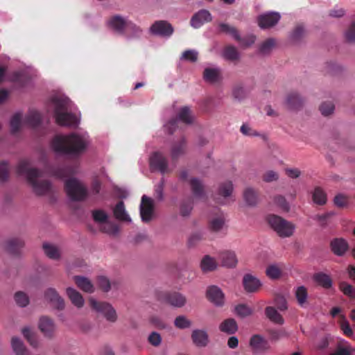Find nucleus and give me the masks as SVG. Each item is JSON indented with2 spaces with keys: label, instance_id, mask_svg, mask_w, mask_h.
<instances>
[{
  "label": "nucleus",
  "instance_id": "nucleus-35",
  "mask_svg": "<svg viewBox=\"0 0 355 355\" xmlns=\"http://www.w3.org/2000/svg\"><path fill=\"white\" fill-rule=\"evenodd\" d=\"M73 279L77 286L82 291L88 293L94 292V286L88 278L83 276H74Z\"/></svg>",
  "mask_w": 355,
  "mask_h": 355
},
{
  "label": "nucleus",
  "instance_id": "nucleus-55",
  "mask_svg": "<svg viewBox=\"0 0 355 355\" xmlns=\"http://www.w3.org/2000/svg\"><path fill=\"white\" fill-rule=\"evenodd\" d=\"M236 315L241 318H245L252 314L253 310L246 304H241L235 307Z\"/></svg>",
  "mask_w": 355,
  "mask_h": 355
},
{
  "label": "nucleus",
  "instance_id": "nucleus-6",
  "mask_svg": "<svg viewBox=\"0 0 355 355\" xmlns=\"http://www.w3.org/2000/svg\"><path fill=\"white\" fill-rule=\"evenodd\" d=\"M64 189L69 198L73 202L83 201L88 195L87 189L76 178L65 180Z\"/></svg>",
  "mask_w": 355,
  "mask_h": 355
},
{
  "label": "nucleus",
  "instance_id": "nucleus-30",
  "mask_svg": "<svg viewBox=\"0 0 355 355\" xmlns=\"http://www.w3.org/2000/svg\"><path fill=\"white\" fill-rule=\"evenodd\" d=\"M286 103L288 109L297 110L302 106L303 99L296 92L288 94Z\"/></svg>",
  "mask_w": 355,
  "mask_h": 355
},
{
  "label": "nucleus",
  "instance_id": "nucleus-43",
  "mask_svg": "<svg viewBox=\"0 0 355 355\" xmlns=\"http://www.w3.org/2000/svg\"><path fill=\"white\" fill-rule=\"evenodd\" d=\"M295 295L298 304L301 307H304L308 298V292L306 288L304 286L297 287L295 291Z\"/></svg>",
  "mask_w": 355,
  "mask_h": 355
},
{
  "label": "nucleus",
  "instance_id": "nucleus-18",
  "mask_svg": "<svg viewBox=\"0 0 355 355\" xmlns=\"http://www.w3.org/2000/svg\"><path fill=\"white\" fill-rule=\"evenodd\" d=\"M280 18L281 16L279 13L271 12L259 15L257 18V21L260 28L264 29L275 26Z\"/></svg>",
  "mask_w": 355,
  "mask_h": 355
},
{
  "label": "nucleus",
  "instance_id": "nucleus-14",
  "mask_svg": "<svg viewBox=\"0 0 355 355\" xmlns=\"http://www.w3.org/2000/svg\"><path fill=\"white\" fill-rule=\"evenodd\" d=\"M206 297L216 306L222 307L225 304V295L217 286H208L206 291Z\"/></svg>",
  "mask_w": 355,
  "mask_h": 355
},
{
  "label": "nucleus",
  "instance_id": "nucleus-29",
  "mask_svg": "<svg viewBox=\"0 0 355 355\" xmlns=\"http://www.w3.org/2000/svg\"><path fill=\"white\" fill-rule=\"evenodd\" d=\"M66 293L71 300V303L80 309L82 308L85 304V300L82 295L72 287H68L66 290Z\"/></svg>",
  "mask_w": 355,
  "mask_h": 355
},
{
  "label": "nucleus",
  "instance_id": "nucleus-45",
  "mask_svg": "<svg viewBox=\"0 0 355 355\" xmlns=\"http://www.w3.org/2000/svg\"><path fill=\"white\" fill-rule=\"evenodd\" d=\"M101 230L110 236H114L118 235L119 233V226L109 220L105 223V224L101 227Z\"/></svg>",
  "mask_w": 355,
  "mask_h": 355
},
{
  "label": "nucleus",
  "instance_id": "nucleus-53",
  "mask_svg": "<svg viewBox=\"0 0 355 355\" xmlns=\"http://www.w3.org/2000/svg\"><path fill=\"white\" fill-rule=\"evenodd\" d=\"M339 288L344 295L352 299L355 298V288L351 284L345 282H340L339 284Z\"/></svg>",
  "mask_w": 355,
  "mask_h": 355
},
{
  "label": "nucleus",
  "instance_id": "nucleus-1",
  "mask_svg": "<svg viewBox=\"0 0 355 355\" xmlns=\"http://www.w3.org/2000/svg\"><path fill=\"white\" fill-rule=\"evenodd\" d=\"M90 143L88 132L80 131L55 135L50 141L49 146L58 157L76 159L86 151Z\"/></svg>",
  "mask_w": 355,
  "mask_h": 355
},
{
  "label": "nucleus",
  "instance_id": "nucleus-64",
  "mask_svg": "<svg viewBox=\"0 0 355 355\" xmlns=\"http://www.w3.org/2000/svg\"><path fill=\"white\" fill-rule=\"evenodd\" d=\"M164 178H162L159 182L155 186V196L159 201L164 200Z\"/></svg>",
  "mask_w": 355,
  "mask_h": 355
},
{
  "label": "nucleus",
  "instance_id": "nucleus-9",
  "mask_svg": "<svg viewBox=\"0 0 355 355\" xmlns=\"http://www.w3.org/2000/svg\"><path fill=\"white\" fill-rule=\"evenodd\" d=\"M89 304L92 309L97 313L102 314L107 321L110 322H114L116 321V312L110 304L107 302H98L93 297L89 299Z\"/></svg>",
  "mask_w": 355,
  "mask_h": 355
},
{
  "label": "nucleus",
  "instance_id": "nucleus-27",
  "mask_svg": "<svg viewBox=\"0 0 355 355\" xmlns=\"http://www.w3.org/2000/svg\"><path fill=\"white\" fill-rule=\"evenodd\" d=\"M187 141L182 137L179 141L172 144L171 148V157L173 160L178 159L180 157L184 155L187 150Z\"/></svg>",
  "mask_w": 355,
  "mask_h": 355
},
{
  "label": "nucleus",
  "instance_id": "nucleus-8",
  "mask_svg": "<svg viewBox=\"0 0 355 355\" xmlns=\"http://www.w3.org/2000/svg\"><path fill=\"white\" fill-rule=\"evenodd\" d=\"M157 300L162 303L175 308H180L186 304V297L176 291H162L157 294Z\"/></svg>",
  "mask_w": 355,
  "mask_h": 355
},
{
  "label": "nucleus",
  "instance_id": "nucleus-4",
  "mask_svg": "<svg viewBox=\"0 0 355 355\" xmlns=\"http://www.w3.org/2000/svg\"><path fill=\"white\" fill-rule=\"evenodd\" d=\"M193 120L190 107L189 106L181 107L175 117L164 123L163 128L168 135H173L178 130H182L183 125H191Z\"/></svg>",
  "mask_w": 355,
  "mask_h": 355
},
{
  "label": "nucleus",
  "instance_id": "nucleus-32",
  "mask_svg": "<svg viewBox=\"0 0 355 355\" xmlns=\"http://www.w3.org/2000/svg\"><path fill=\"white\" fill-rule=\"evenodd\" d=\"M218 266V263L216 259L209 255H205L201 259V270L205 272L216 270Z\"/></svg>",
  "mask_w": 355,
  "mask_h": 355
},
{
  "label": "nucleus",
  "instance_id": "nucleus-26",
  "mask_svg": "<svg viewBox=\"0 0 355 355\" xmlns=\"http://www.w3.org/2000/svg\"><path fill=\"white\" fill-rule=\"evenodd\" d=\"M24 246V241L19 238L8 239L6 243V250L13 256L20 254L21 248Z\"/></svg>",
  "mask_w": 355,
  "mask_h": 355
},
{
  "label": "nucleus",
  "instance_id": "nucleus-54",
  "mask_svg": "<svg viewBox=\"0 0 355 355\" xmlns=\"http://www.w3.org/2000/svg\"><path fill=\"white\" fill-rule=\"evenodd\" d=\"M305 35V30L302 24H297L291 34L293 42L300 41Z\"/></svg>",
  "mask_w": 355,
  "mask_h": 355
},
{
  "label": "nucleus",
  "instance_id": "nucleus-44",
  "mask_svg": "<svg viewBox=\"0 0 355 355\" xmlns=\"http://www.w3.org/2000/svg\"><path fill=\"white\" fill-rule=\"evenodd\" d=\"M223 56L226 60L236 61L239 59V53L236 47L229 45L225 47Z\"/></svg>",
  "mask_w": 355,
  "mask_h": 355
},
{
  "label": "nucleus",
  "instance_id": "nucleus-33",
  "mask_svg": "<svg viewBox=\"0 0 355 355\" xmlns=\"http://www.w3.org/2000/svg\"><path fill=\"white\" fill-rule=\"evenodd\" d=\"M219 329L227 334H234L238 330V324L234 319L228 318L220 323Z\"/></svg>",
  "mask_w": 355,
  "mask_h": 355
},
{
  "label": "nucleus",
  "instance_id": "nucleus-25",
  "mask_svg": "<svg viewBox=\"0 0 355 355\" xmlns=\"http://www.w3.org/2000/svg\"><path fill=\"white\" fill-rule=\"evenodd\" d=\"M114 218L123 222L132 223V219L125 209L124 202L121 200L118 202L112 209Z\"/></svg>",
  "mask_w": 355,
  "mask_h": 355
},
{
  "label": "nucleus",
  "instance_id": "nucleus-56",
  "mask_svg": "<svg viewBox=\"0 0 355 355\" xmlns=\"http://www.w3.org/2000/svg\"><path fill=\"white\" fill-rule=\"evenodd\" d=\"M354 352V349L349 344L343 346L339 345L336 351L329 355H352Z\"/></svg>",
  "mask_w": 355,
  "mask_h": 355
},
{
  "label": "nucleus",
  "instance_id": "nucleus-63",
  "mask_svg": "<svg viewBox=\"0 0 355 355\" xmlns=\"http://www.w3.org/2000/svg\"><path fill=\"white\" fill-rule=\"evenodd\" d=\"M334 108V105L331 101L324 102L320 106L321 114L324 116H329L332 114Z\"/></svg>",
  "mask_w": 355,
  "mask_h": 355
},
{
  "label": "nucleus",
  "instance_id": "nucleus-31",
  "mask_svg": "<svg viewBox=\"0 0 355 355\" xmlns=\"http://www.w3.org/2000/svg\"><path fill=\"white\" fill-rule=\"evenodd\" d=\"M141 34V28L129 20L126 25L125 32L122 36H124L127 40H132L140 37Z\"/></svg>",
  "mask_w": 355,
  "mask_h": 355
},
{
  "label": "nucleus",
  "instance_id": "nucleus-16",
  "mask_svg": "<svg viewBox=\"0 0 355 355\" xmlns=\"http://www.w3.org/2000/svg\"><path fill=\"white\" fill-rule=\"evenodd\" d=\"M214 211L213 216L209 220L208 228L212 232H218L225 225V216L220 209L216 208Z\"/></svg>",
  "mask_w": 355,
  "mask_h": 355
},
{
  "label": "nucleus",
  "instance_id": "nucleus-37",
  "mask_svg": "<svg viewBox=\"0 0 355 355\" xmlns=\"http://www.w3.org/2000/svg\"><path fill=\"white\" fill-rule=\"evenodd\" d=\"M266 317L272 322L277 324H283L284 320L282 315L272 306H267L265 309Z\"/></svg>",
  "mask_w": 355,
  "mask_h": 355
},
{
  "label": "nucleus",
  "instance_id": "nucleus-15",
  "mask_svg": "<svg viewBox=\"0 0 355 355\" xmlns=\"http://www.w3.org/2000/svg\"><path fill=\"white\" fill-rule=\"evenodd\" d=\"M150 31L154 35L169 37L173 33V28L166 21H157L150 26Z\"/></svg>",
  "mask_w": 355,
  "mask_h": 355
},
{
  "label": "nucleus",
  "instance_id": "nucleus-13",
  "mask_svg": "<svg viewBox=\"0 0 355 355\" xmlns=\"http://www.w3.org/2000/svg\"><path fill=\"white\" fill-rule=\"evenodd\" d=\"M190 171L188 168H182L178 175V180L180 182H188L195 196H200V178L192 177L189 178Z\"/></svg>",
  "mask_w": 355,
  "mask_h": 355
},
{
  "label": "nucleus",
  "instance_id": "nucleus-5",
  "mask_svg": "<svg viewBox=\"0 0 355 355\" xmlns=\"http://www.w3.org/2000/svg\"><path fill=\"white\" fill-rule=\"evenodd\" d=\"M267 221L271 228L282 238L290 237L293 234L295 226L292 223L277 215H269Z\"/></svg>",
  "mask_w": 355,
  "mask_h": 355
},
{
  "label": "nucleus",
  "instance_id": "nucleus-58",
  "mask_svg": "<svg viewBox=\"0 0 355 355\" xmlns=\"http://www.w3.org/2000/svg\"><path fill=\"white\" fill-rule=\"evenodd\" d=\"M256 37L254 35H248L244 37H241L239 35V39L236 40L239 44L241 47H248L253 44L255 42Z\"/></svg>",
  "mask_w": 355,
  "mask_h": 355
},
{
  "label": "nucleus",
  "instance_id": "nucleus-3",
  "mask_svg": "<svg viewBox=\"0 0 355 355\" xmlns=\"http://www.w3.org/2000/svg\"><path fill=\"white\" fill-rule=\"evenodd\" d=\"M17 173L20 175L26 176L27 181L37 195L42 196L50 191L51 182L49 180L38 181L37 178L42 177V171L35 168H30L29 162L27 160L19 161L17 166Z\"/></svg>",
  "mask_w": 355,
  "mask_h": 355
},
{
  "label": "nucleus",
  "instance_id": "nucleus-12",
  "mask_svg": "<svg viewBox=\"0 0 355 355\" xmlns=\"http://www.w3.org/2000/svg\"><path fill=\"white\" fill-rule=\"evenodd\" d=\"M139 213L143 222L148 223L152 220L154 213V204L152 198L146 195L141 197Z\"/></svg>",
  "mask_w": 355,
  "mask_h": 355
},
{
  "label": "nucleus",
  "instance_id": "nucleus-41",
  "mask_svg": "<svg viewBox=\"0 0 355 355\" xmlns=\"http://www.w3.org/2000/svg\"><path fill=\"white\" fill-rule=\"evenodd\" d=\"M11 345L16 355H28L27 349L19 338L13 337L11 340Z\"/></svg>",
  "mask_w": 355,
  "mask_h": 355
},
{
  "label": "nucleus",
  "instance_id": "nucleus-59",
  "mask_svg": "<svg viewBox=\"0 0 355 355\" xmlns=\"http://www.w3.org/2000/svg\"><path fill=\"white\" fill-rule=\"evenodd\" d=\"M275 45V40L272 38H268L265 40L259 47V51L262 54L269 53Z\"/></svg>",
  "mask_w": 355,
  "mask_h": 355
},
{
  "label": "nucleus",
  "instance_id": "nucleus-38",
  "mask_svg": "<svg viewBox=\"0 0 355 355\" xmlns=\"http://www.w3.org/2000/svg\"><path fill=\"white\" fill-rule=\"evenodd\" d=\"M312 199L314 203L324 205L327 202V194L321 187H317L312 193Z\"/></svg>",
  "mask_w": 355,
  "mask_h": 355
},
{
  "label": "nucleus",
  "instance_id": "nucleus-21",
  "mask_svg": "<svg viewBox=\"0 0 355 355\" xmlns=\"http://www.w3.org/2000/svg\"><path fill=\"white\" fill-rule=\"evenodd\" d=\"M43 116L40 112L31 109L24 117V122L32 128H38L42 123Z\"/></svg>",
  "mask_w": 355,
  "mask_h": 355
},
{
  "label": "nucleus",
  "instance_id": "nucleus-24",
  "mask_svg": "<svg viewBox=\"0 0 355 355\" xmlns=\"http://www.w3.org/2000/svg\"><path fill=\"white\" fill-rule=\"evenodd\" d=\"M219 259L221 261V265L229 268H235L238 263L235 252L230 250L221 252L219 254Z\"/></svg>",
  "mask_w": 355,
  "mask_h": 355
},
{
  "label": "nucleus",
  "instance_id": "nucleus-17",
  "mask_svg": "<svg viewBox=\"0 0 355 355\" xmlns=\"http://www.w3.org/2000/svg\"><path fill=\"white\" fill-rule=\"evenodd\" d=\"M44 297L57 310L62 311L64 309V301L55 288L46 289L44 292Z\"/></svg>",
  "mask_w": 355,
  "mask_h": 355
},
{
  "label": "nucleus",
  "instance_id": "nucleus-2",
  "mask_svg": "<svg viewBox=\"0 0 355 355\" xmlns=\"http://www.w3.org/2000/svg\"><path fill=\"white\" fill-rule=\"evenodd\" d=\"M48 109L51 111L55 122L61 126L76 128L80 123L81 114L77 106L65 95L51 96Z\"/></svg>",
  "mask_w": 355,
  "mask_h": 355
},
{
  "label": "nucleus",
  "instance_id": "nucleus-28",
  "mask_svg": "<svg viewBox=\"0 0 355 355\" xmlns=\"http://www.w3.org/2000/svg\"><path fill=\"white\" fill-rule=\"evenodd\" d=\"M243 284L245 290L248 293H255L261 286L260 281L250 274L244 275Z\"/></svg>",
  "mask_w": 355,
  "mask_h": 355
},
{
  "label": "nucleus",
  "instance_id": "nucleus-47",
  "mask_svg": "<svg viewBox=\"0 0 355 355\" xmlns=\"http://www.w3.org/2000/svg\"><path fill=\"white\" fill-rule=\"evenodd\" d=\"M220 31L232 37L235 40L239 39V32L236 28L227 24L219 25Z\"/></svg>",
  "mask_w": 355,
  "mask_h": 355
},
{
  "label": "nucleus",
  "instance_id": "nucleus-23",
  "mask_svg": "<svg viewBox=\"0 0 355 355\" xmlns=\"http://www.w3.org/2000/svg\"><path fill=\"white\" fill-rule=\"evenodd\" d=\"M203 78L208 83L219 84L223 79L221 71L217 68H206L203 72Z\"/></svg>",
  "mask_w": 355,
  "mask_h": 355
},
{
  "label": "nucleus",
  "instance_id": "nucleus-61",
  "mask_svg": "<svg viewBox=\"0 0 355 355\" xmlns=\"http://www.w3.org/2000/svg\"><path fill=\"white\" fill-rule=\"evenodd\" d=\"M274 202L283 211H288L290 206L285 197L281 195H277L274 197Z\"/></svg>",
  "mask_w": 355,
  "mask_h": 355
},
{
  "label": "nucleus",
  "instance_id": "nucleus-20",
  "mask_svg": "<svg viewBox=\"0 0 355 355\" xmlns=\"http://www.w3.org/2000/svg\"><path fill=\"white\" fill-rule=\"evenodd\" d=\"M250 345L256 353L265 352L270 349L268 342L258 334L252 336L250 340Z\"/></svg>",
  "mask_w": 355,
  "mask_h": 355
},
{
  "label": "nucleus",
  "instance_id": "nucleus-48",
  "mask_svg": "<svg viewBox=\"0 0 355 355\" xmlns=\"http://www.w3.org/2000/svg\"><path fill=\"white\" fill-rule=\"evenodd\" d=\"M43 249L49 258L51 259H58L60 258V252L55 245L44 243L43 244Z\"/></svg>",
  "mask_w": 355,
  "mask_h": 355
},
{
  "label": "nucleus",
  "instance_id": "nucleus-46",
  "mask_svg": "<svg viewBox=\"0 0 355 355\" xmlns=\"http://www.w3.org/2000/svg\"><path fill=\"white\" fill-rule=\"evenodd\" d=\"M248 95L245 89L240 84L235 85L232 88V96L237 101L241 102L244 100Z\"/></svg>",
  "mask_w": 355,
  "mask_h": 355
},
{
  "label": "nucleus",
  "instance_id": "nucleus-57",
  "mask_svg": "<svg viewBox=\"0 0 355 355\" xmlns=\"http://www.w3.org/2000/svg\"><path fill=\"white\" fill-rule=\"evenodd\" d=\"M193 209V202L191 200H187L182 202L180 207L181 216H189Z\"/></svg>",
  "mask_w": 355,
  "mask_h": 355
},
{
  "label": "nucleus",
  "instance_id": "nucleus-39",
  "mask_svg": "<svg viewBox=\"0 0 355 355\" xmlns=\"http://www.w3.org/2000/svg\"><path fill=\"white\" fill-rule=\"evenodd\" d=\"M198 51L195 49L184 51L180 57V62L194 63L198 60Z\"/></svg>",
  "mask_w": 355,
  "mask_h": 355
},
{
  "label": "nucleus",
  "instance_id": "nucleus-36",
  "mask_svg": "<svg viewBox=\"0 0 355 355\" xmlns=\"http://www.w3.org/2000/svg\"><path fill=\"white\" fill-rule=\"evenodd\" d=\"M243 198L249 206H255L258 202V192L253 188H246L243 191Z\"/></svg>",
  "mask_w": 355,
  "mask_h": 355
},
{
  "label": "nucleus",
  "instance_id": "nucleus-40",
  "mask_svg": "<svg viewBox=\"0 0 355 355\" xmlns=\"http://www.w3.org/2000/svg\"><path fill=\"white\" fill-rule=\"evenodd\" d=\"M22 119V112L21 111L16 112L10 118V126L12 134L17 132L20 130Z\"/></svg>",
  "mask_w": 355,
  "mask_h": 355
},
{
  "label": "nucleus",
  "instance_id": "nucleus-19",
  "mask_svg": "<svg viewBox=\"0 0 355 355\" xmlns=\"http://www.w3.org/2000/svg\"><path fill=\"white\" fill-rule=\"evenodd\" d=\"M38 327L45 337L50 338L53 336L55 325L50 318L42 316L39 320Z\"/></svg>",
  "mask_w": 355,
  "mask_h": 355
},
{
  "label": "nucleus",
  "instance_id": "nucleus-10",
  "mask_svg": "<svg viewBox=\"0 0 355 355\" xmlns=\"http://www.w3.org/2000/svg\"><path fill=\"white\" fill-rule=\"evenodd\" d=\"M234 191V185L232 181L227 180L219 184L218 189L214 196V200L218 205H227L229 203Z\"/></svg>",
  "mask_w": 355,
  "mask_h": 355
},
{
  "label": "nucleus",
  "instance_id": "nucleus-42",
  "mask_svg": "<svg viewBox=\"0 0 355 355\" xmlns=\"http://www.w3.org/2000/svg\"><path fill=\"white\" fill-rule=\"evenodd\" d=\"M71 173V168L68 166L53 167L51 169V175L58 179H63Z\"/></svg>",
  "mask_w": 355,
  "mask_h": 355
},
{
  "label": "nucleus",
  "instance_id": "nucleus-11",
  "mask_svg": "<svg viewBox=\"0 0 355 355\" xmlns=\"http://www.w3.org/2000/svg\"><path fill=\"white\" fill-rule=\"evenodd\" d=\"M129 20L126 17L116 15L110 18L107 21L108 28L118 35L122 36L126 28Z\"/></svg>",
  "mask_w": 355,
  "mask_h": 355
},
{
  "label": "nucleus",
  "instance_id": "nucleus-62",
  "mask_svg": "<svg viewBox=\"0 0 355 355\" xmlns=\"http://www.w3.org/2000/svg\"><path fill=\"white\" fill-rule=\"evenodd\" d=\"M8 176V162L7 161H1L0 162V181L2 182H6Z\"/></svg>",
  "mask_w": 355,
  "mask_h": 355
},
{
  "label": "nucleus",
  "instance_id": "nucleus-50",
  "mask_svg": "<svg viewBox=\"0 0 355 355\" xmlns=\"http://www.w3.org/2000/svg\"><path fill=\"white\" fill-rule=\"evenodd\" d=\"M93 220L98 223H105L108 220L107 214L102 209H94L92 211Z\"/></svg>",
  "mask_w": 355,
  "mask_h": 355
},
{
  "label": "nucleus",
  "instance_id": "nucleus-7",
  "mask_svg": "<svg viewBox=\"0 0 355 355\" xmlns=\"http://www.w3.org/2000/svg\"><path fill=\"white\" fill-rule=\"evenodd\" d=\"M149 168L151 172H159L164 175L171 172L168 167V161L164 154L159 151H155L149 157Z\"/></svg>",
  "mask_w": 355,
  "mask_h": 355
},
{
  "label": "nucleus",
  "instance_id": "nucleus-51",
  "mask_svg": "<svg viewBox=\"0 0 355 355\" xmlns=\"http://www.w3.org/2000/svg\"><path fill=\"white\" fill-rule=\"evenodd\" d=\"M14 298L16 304L22 308L26 307L29 303L28 295L22 291L17 292L15 294Z\"/></svg>",
  "mask_w": 355,
  "mask_h": 355
},
{
  "label": "nucleus",
  "instance_id": "nucleus-22",
  "mask_svg": "<svg viewBox=\"0 0 355 355\" xmlns=\"http://www.w3.org/2000/svg\"><path fill=\"white\" fill-rule=\"evenodd\" d=\"M330 248L334 254L341 257L347 251L349 245L345 239L336 238L331 241Z\"/></svg>",
  "mask_w": 355,
  "mask_h": 355
},
{
  "label": "nucleus",
  "instance_id": "nucleus-49",
  "mask_svg": "<svg viewBox=\"0 0 355 355\" xmlns=\"http://www.w3.org/2000/svg\"><path fill=\"white\" fill-rule=\"evenodd\" d=\"M174 325L178 329H184L189 328L191 326V321L185 315H180L175 318L174 320Z\"/></svg>",
  "mask_w": 355,
  "mask_h": 355
},
{
  "label": "nucleus",
  "instance_id": "nucleus-60",
  "mask_svg": "<svg viewBox=\"0 0 355 355\" xmlns=\"http://www.w3.org/2000/svg\"><path fill=\"white\" fill-rule=\"evenodd\" d=\"M266 275L268 277L272 279H277L280 277L282 271L281 269L276 265H270L266 268Z\"/></svg>",
  "mask_w": 355,
  "mask_h": 355
},
{
  "label": "nucleus",
  "instance_id": "nucleus-52",
  "mask_svg": "<svg viewBox=\"0 0 355 355\" xmlns=\"http://www.w3.org/2000/svg\"><path fill=\"white\" fill-rule=\"evenodd\" d=\"M21 333L32 347H37L38 346V342L29 327H26L23 328Z\"/></svg>",
  "mask_w": 355,
  "mask_h": 355
},
{
  "label": "nucleus",
  "instance_id": "nucleus-34",
  "mask_svg": "<svg viewBox=\"0 0 355 355\" xmlns=\"http://www.w3.org/2000/svg\"><path fill=\"white\" fill-rule=\"evenodd\" d=\"M313 280L320 286L325 289H329L332 286V279L329 275L320 272L313 275Z\"/></svg>",
  "mask_w": 355,
  "mask_h": 355
}]
</instances>
